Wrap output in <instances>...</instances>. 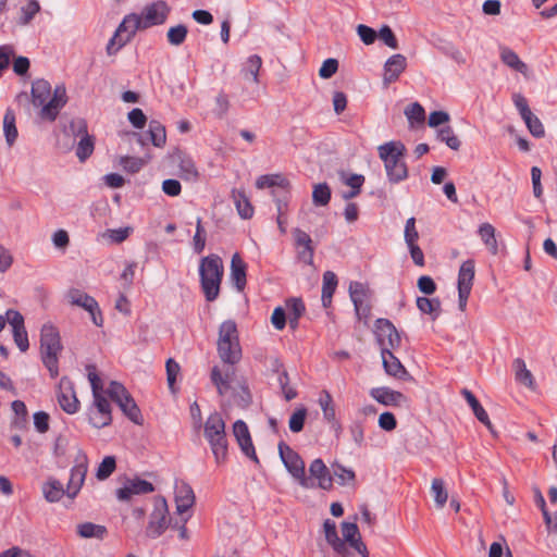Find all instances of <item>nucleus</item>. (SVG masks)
Instances as JSON below:
<instances>
[{"instance_id": "4d7b16f0", "label": "nucleus", "mask_w": 557, "mask_h": 557, "mask_svg": "<svg viewBox=\"0 0 557 557\" xmlns=\"http://www.w3.org/2000/svg\"><path fill=\"white\" fill-rule=\"evenodd\" d=\"M522 120L524 121L529 132L534 137L541 138L545 135V128H544L542 122L532 112L530 114H528L527 116H524Z\"/></svg>"}, {"instance_id": "de8ad7c7", "label": "nucleus", "mask_w": 557, "mask_h": 557, "mask_svg": "<svg viewBox=\"0 0 557 557\" xmlns=\"http://www.w3.org/2000/svg\"><path fill=\"white\" fill-rule=\"evenodd\" d=\"M234 371L230 372L226 371V373L223 375L219 369V367H213L211 370V381L216 386L218 393L220 395H224L228 387H230V377L231 374H233Z\"/></svg>"}, {"instance_id": "c756f323", "label": "nucleus", "mask_w": 557, "mask_h": 557, "mask_svg": "<svg viewBox=\"0 0 557 557\" xmlns=\"http://www.w3.org/2000/svg\"><path fill=\"white\" fill-rule=\"evenodd\" d=\"M262 65V59L258 54H252L243 63L240 73L245 79H251L259 83V72Z\"/></svg>"}, {"instance_id": "9d476101", "label": "nucleus", "mask_w": 557, "mask_h": 557, "mask_svg": "<svg viewBox=\"0 0 557 557\" xmlns=\"http://www.w3.org/2000/svg\"><path fill=\"white\" fill-rule=\"evenodd\" d=\"M65 300L73 307H79L90 314L91 321L97 326L103 325V317L98 301L84 290L72 287L64 295Z\"/></svg>"}, {"instance_id": "a211bd4d", "label": "nucleus", "mask_w": 557, "mask_h": 557, "mask_svg": "<svg viewBox=\"0 0 557 557\" xmlns=\"http://www.w3.org/2000/svg\"><path fill=\"white\" fill-rule=\"evenodd\" d=\"M154 491L152 483L143 479L127 480L123 487L116 491L120 500H129L134 495L149 494Z\"/></svg>"}, {"instance_id": "4c0bfd02", "label": "nucleus", "mask_w": 557, "mask_h": 557, "mask_svg": "<svg viewBox=\"0 0 557 557\" xmlns=\"http://www.w3.org/2000/svg\"><path fill=\"white\" fill-rule=\"evenodd\" d=\"M256 186L259 189L277 187L284 190L289 188V182L281 174L261 175L257 178Z\"/></svg>"}, {"instance_id": "dca6fc26", "label": "nucleus", "mask_w": 557, "mask_h": 557, "mask_svg": "<svg viewBox=\"0 0 557 557\" xmlns=\"http://www.w3.org/2000/svg\"><path fill=\"white\" fill-rule=\"evenodd\" d=\"M293 237L298 259L311 265L313 263L314 246L310 235L301 228L296 227L293 230Z\"/></svg>"}, {"instance_id": "c03bdc74", "label": "nucleus", "mask_w": 557, "mask_h": 557, "mask_svg": "<svg viewBox=\"0 0 557 557\" xmlns=\"http://www.w3.org/2000/svg\"><path fill=\"white\" fill-rule=\"evenodd\" d=\"M234 202L238 214L243 219H250L253 215V207L243 191L233 193Z\"/></svg>"}, {"instance_id": "2f4dec72", "label": "nucleus", "mask_w": 557, "mask_h": 557, "mask_svg": "<svg viewBox=\"0 0 557 557\" xmlns=\"http://www.w3.org/2000/svg\"><path fill=\"white\" fill-rule=\"evenodd\" d=\"M500 59L508 67L525 75L528 73V65L522 62L519 55L508 47L500 48Z\"/></svg>"}, {"instance_id": "a878e982", "label": "nucleus", "mask_w": 557, "mask_h": 557, "mask_svg": "<svg viewBox=\"0 0 557 557\" xmlns=\"http://www.w3.org/2000/svg\"><path fill=\"white\" fill-rule=\"evenodd\" d=\"M87 473V465L79 463L72 468L66 487V495L75 497L79 492Z\"/></svg>"}, {"instance_id": "8fccbe9b", "label": "nucleus", "mask_w": 557, "mask_h": 557, "mask_svg": "<svg viewBox=\"0 0 557 557\" xmlns=\"http://www.w3.org/2000/svg\"><path fill=\"white\" fill-rule=\"evenodd\" d=\"M436 137L440 141L445 143L453 150H458L461 146V141L450 126H445L438 129Z\"/></svg>"}, {"instance_id": "5701e85b", "label": "nucleus", "mask_w": 557, "mask_h": 557, "mask_svg": "<svg viewBox=\"0 0 557 557\" xmlns=\"http://www.w3.org/2000/svg\"><path fill=\"white\" fill-rule=\"evenodd\" d=\"M175 504H176V512L181 517H185L184 515L187 512L189 508L195 504V494L190 485L186 483H182L176 487L175 491Z\"/></svg>"}, {"instance_id": "864d4df0", "label": "nucleus", "mask_w": 557, "mask_h": 557, "mask_svg": "<svg viewBox=\"0 0 557 557\" xmlns=\"http://www.w3.org/2000/svg\"><path fill=\"white\" fill-rule=\"evenodd\" d=\"M115 468H116L115 458L113 456L104 457L97 469V472H96L97 479L100 481L108 479L114 472Z\"/></svg>"}, {"instance_id": "5fc2aeb1", "label": "nucleus", "mask_w": 557, "mask_h": 557, "mask_svg": "<svg viewBox=\"0 0 557 557\" xmlns=\"http://www.w3.org/2000/svg\"><path fill=\"white\" fill-rule=\"evenodd\" d=\"M332 468L334 475L337 478L339 484H354L356 475L352 469L345 468L339 463H334Z\"/></svg>"}, {"instance_id": "f257e3e1", "label": "nucleus", "mask_w": 557, "mask_h": 557, "mask_svg": "<svg viewBox=\"0 0 557 557\" xmlns=\"http://www.w3.org/2000/svg\"><path fill=\"white\" fill-rule=\"evenodd\" d=\"M32 97L34 106L41 107L40 116L49 121L55 120L67 100L63 85L57 86L52 92L50 83L42 78L33 83Z\"/></svg>"}, {"instance_id": "a18cd8bd", "label": "nucleus", "mask_w": 557, "mask_h": 557, "mask_svg": "<svg viewBox=\"0 0 557 557\" xmlns=\"http://www.w3.org/2000/svg\"><path fill=\"white\" fill-rule=\"evenodd\" d=\"M187 34V26L184 24H177L168 29L166 40L171 46L178 47L185 42Z\"/></svg>"}, {"instance_id": "c9c22d12", "label": "nucleus", "mask_w": 557, "mask_h": 557, "mask_svg": "<svg viewBox=\"0 0 557 557\" xmlns=\"http://www.w3.org/2000/svg\"><path fill=\"white\" fill-rule=\"evenodd\" d=\"M134 35H131L126 29L121 28V24L115 30L113 37L109 40L107 45V53L109 55L115 54L123 46H125Z\"/></svg>"}, {"instance_id": "20e7f679", "label": "nucleus", "mask_w": 557, "mask_h": 557, "mask_svg": "<svg viewBox=\"0 0 557 557\" xmlns=\"http://www.w3.org/2000/svg\"><path fill=\"white\" fill-rule=\"evenodd\" d=\"M405 145L401 141H388L377 147L380 159L384 163L388 182L397 184L408 177V168L404 160Z\"/></svg>"}, {"instance_id": "e433bc0d", "label": "nucleus", "mask_w": 557, "mask_h": 557, "mask_svg": "<svg viewBox=\"0 0 557 557\" xmlns=\"http://www.w3.org/2000/svg\"><path fill=\"white\" fill-rule=\"evenodd\" d=\"M348 292L354 305L370 300L372 295L367 284L357 281L350 282Z\"/></svg>"}, {"instance_id": "4be33fe9", "label": "nucleus", "mask_w": 557, "mask_h": 557, "mask_svg": "<svg viewBox=\"0 0 557 557\" xmlns=\"http://www.w3.org/2000/svg\"><path fill=\"white\" fill-rule=\"evenodd\" d=\"M309 472L311 478L310 479H317L319 486L322 490H330L333 485V479L331 476V473L323 462L322 459L317 458L314 459L310 466H309Z\"/></svg>"}, {"instance_id": "f03ea898", "label": "nucleus", "mask_w": 557, "mask_h": 557, "mask_svg": "<svg viewBox=\"0 0 557 557\" xmlns=\"http://www.w3.org/2000/svg\"><path fill=\"white\" fill-rule=\"evenodd\" d=\"M170 13L171 7L165 1L158 0L145 5L139 14L126 15L121 23V28L135 35L137 30L164 24Z\"/></svg>"}, {"instance_id": "ddd939ff", "label": "nucleus", "mask_w": 557, "mask_h": 557, "mask_svg": "<svg viewBox=\"0 0 557 557\" xmlns=\"http://www.w3.org/2000/svg\"><path fill=\"white\" fill-rule=\"evenodd\" d=\"M169 509L166 500L163 497L154 500V508L150 515V521L147 527V536L156 539L160 536L169 527L170 520L168 518Z\"/></svg>"}, {"instance_id": "b1692460", "label": "nucleus", "mask_w": 557, "mask_h": 557, "mask_svg": "<svg viewBox=\"0 0 557 557\" xmlns=\"http://www.w3.org/2000/svg\"><path fill=\"white\" fill-rule=\"evenodd\" d=\"M323 528L326 542L337 554L342 555L343 557H347L349 555L348 547L346 543L338 537L335 522L327 519L324 521Z\"/></svg>"}, {"instance_id": "39448f33", "label": "nucleus", "mask_w": 557, "mask_h": 557, "mask_svg": "<svg viewBox=\"0 0 557 557\" xmlns=\"http://www.w3.org/2000/svg\"><path fill=\"white\" fill-rule=\"evenodd\" d=\"M223 273V263L219 256L210 255L201 259L199 265L200 284L207 301L212 302L218 299Z\"/></svg>"}, {"instance_id": "2eb2a0df", "label": "nucleus", "mask_w": 557, "mask_h": 557, "mask_svg": "<svg viewBox=\"0 0 557 557\" xmlns=\"http://www.w3.org/2000/svg\"><path fill=\"white\" fill-rule=\"evenodd\" d=\"M57 399L66 413L74 414L78 411L79 400L76 397L72 381L66 376H63L59 382Z\"/></svg>"}, {"instance_id": "6ab92c4d", "label": "nucleus", "mask_w": 557, "mask_h": 557, "mask_svg": "<svg viewBox=\"0 0 557 557\" xmlns=\"http://www.w3.org/2000/svg\"><path fill=\"white\" fill-rule=\"evenodd\" d=\"M406 67L407 59L405 55L397 53L389 57L384 64V85L388 86L391 83L396 82Z\"/></svg>"}, {"instance_id": "49530a36", "label": "nucleus", "mask_w": 557, "mask_h": 557, "mask_svg": "<svg viewBox=\"0 0 557 557\" xmlns=\"http://www.w3.org/2000/svg\"><path fill=\"white\" fill-rule=\"evenodd\" d=\"M150 140L156 147H163L166 141L165 127L156 120L150 121L148 129Z\"/></svg>"}, {"instance_id": "09e8293b", "label": "nucleus", "mask_w": 557, "mask_h": 557, "mask_svg": "<svg viewBox=\"0 0 557 557\" xmlns=\"http://www.w3.org/2000/svg\"><path fill=\"white\" fill-rule=\"evenodd\" d=\"M405 115L408 119L411 127H413L416 124H423L425 120V111L423 107L418 102L409 104L405 109Z\"/></svg>"}, {"instance_id": "f8f14e48", "label": "nucleus", "mask_w": 557, "mask_h": 557, "mask_svg": "<svg viewBox=\"0 0 557 557\" xmlns=\"http://www.w3.org/2000/svg\"><path fill=\"white\" fill-rule=\"evenodd\" d=\"M474 273V261L472 259L462 262L458 272V307L461 311H465L467 308L468 298L473 285Z\"/></svg>"}, {"instance_id": "cd10ccee", "label": "nucleus", "mask_w": 557, "mask_h": 557, "mask_svg": "<svg viewBox=\"0 0 557 557\" xmlns=\"http://www.w3.org/2000/svg\"><path fill=\"white\" fill-rule=\"evenodd\" d=\"M381 356L384 370L388 375L395 376L397 379H404L408 375L406 368L403 366L399 359L393 355L392 351H382Z\"/></svg>"}, {"instance_id": "58836bf2", "label": "nucleus", "mask_w": 557, "mask_h": 557, "mask_svg": "<svg viewBox=\"0 0 557 557\" xmlns=\"http://www.w3.org/2000/svg\"><path fill=\"white\" fill-rule=\"evenodd\" d=\"M417 307L422 313L430 314L432 320H436L441 313V301L438 298L418 297Z\"/></svg>"}, {"instance_id": "680f3d73", "label": "nucleus", "mask_w": 557, "mask_h": 557, "mask_svg": "<svg viewBox=\"0 0 557 557\" xmlns=\"http://www.w3.org/2000/svg\"><path fill=\"white\" fill-rule=\"evenodd\" d=\"M40 5L38 1L30 0L26 5L22 7L21 24H28L33 17L39 12Z\"/></svg>"}, {"instance_id": "3c124183", "label": "nucleus", "mask_w": 557, "mask_h": 557, "mask_svg": "<svg viewBox=\"0 0 557 557\" xmlns=\"http://www.w3.org/2000/svg\"><path fill=\"white\" fill-rule=\"evenodd\" d=\"M331 199V189L326 183L314 185L312 201L315 206H326Z\"/></svg>"}, {"instance_id": "0eeeda50", "label": "nucleus", "mask_w": 557, "mask_h": 557, "mask_svg": "<svg viewBox=\"0 0 557 557\" xmlns=\"http://www.w3.org/2000/svg\"><path fill=\"white\" fill-rule=\"evenodd\" d=\"M62 344L59 331L50 323L44 324L40 331L41 360L52 377L59 375V354Z\"/></svg>"}, {"instance_id": "6e6552de", "label": "nucleus", "mask_w": 557, "mask_h": 557, "mask_svg": "<svg viewBox=\"0 0 557 557\" xmlns=\"http://www.w3.org/2000/svg\"><path fill=\"white\" fill-rule=\"evenodd\" d=\"M203 434L210 445L215 461L218 463L224 462L227 456V438L225 422L218 412L208 417L205 423Z\"/></svg>"}, {"instance_id": "79ce46f5", "label": "nucleus", "mask_w": 557, "mask_h": 557, "mask_svg": "<svg viewBox=\"0 0 557 557\" xmlns=\"http://www.w3.org/2000/svg\"><path fill=\"white\" fill-rule=\"evenodd\" d=\"M431 493L437 508L442 509L448 499V492L445 488L443 479L435 478L432 480Z\"/></svg>"}, {"instance_id": "69168bd1", "label": "nucleus", "mask_w": 557, "mask_h": 557, "mask_svg": "<svg viewBox=\"0 0 557 557\" xmlns=\"http://www.w3.org/2000/svg\"><path fill=\"white\" fill-rule=\"evenodd\" d=\"M120 164L125 171L136 173L145 165V161L136 157H123Z\"/></svg>"}, {"instance_id": "412c9836", "label": "nucleus", "mask_w": 557, "mask_h": 557, "mask_svg": "<svg viewBox=\"0 0 557 557\" xmlns=\"http://www.w3.org/2000/svg\"><path fill=\"white\" fill-rule=\"evenodd\" d=\"M461 394L462 396L465 397L466 401L468 403V405L471 407L475 418L482 423L484 424L487 430L491 432V434L493 436H497V432L494 430V426L488 418V414L487 412L485 411V409L481 406V404L479 403V400L476 399V397L473 395L472 392H470L469 389L467 388H463L461 391Z\"/></svg>"}, {"instance_id": "1a4fd4ad", "label": "nucleus", "mask_w": 557, "mask_h": 557, "mask_svg": "<svg viewBox=\"0 0 557 557\" xmlns=\"http://www.w3.org/2000/svg\"><path fill=\"white\" fill-rule=\"evenodd\" d=\"M278 454L290 475L298 481L304 488H313L315 483L312 479L306 476L305 462L298 453L293 450L287 444L281 442L278 444Z\"/></svg>"}, {"instance_id": "423d86ee", "label": "nucleus", "mask_w": 557, "mask_h": 557, "mask_svg": "<svg viewBox=\"0 0 557 557\" xmlns=\"http://www.w3.org/2000/svg\"><path fill=\"white\" fill-rule=\"evenodd\" d=\"M216 346L219 357L224 363L234 366L242 359L237 325L233 320L221 323Z\"/></svg>"}, {"instance_id": "a19ab883", "label": "nucleus", "mask_w": 557, "mask_h": 557, "mask_svg": "<svg viewBox=\"0 0 557 557\" xmlns=\"http://www.w3.org/2000/svg\"><path fill=\"white\" fill-rule=\"evenodd\" d=\"M42 492L45 498L50 502H59L64 494H66V490L63 488V485L58 480H50L42 486Z\"/></svg>"}, {"instance_id": "e2e57ef3", "label": "nucleus", "mask_w": 557, "mask_h": 557, "mask_svg": "<svg viewBox=\"0 0 557 557\" xmlns=\"http://www.w3.org/2000/svg\"><path fill=\"white\" fill-rule=\"evenodd\" d=\"M377 36L387 47L392 49L398 48V41L389 26H382L377 33Z\"/></svg>"}, {"instance_id": "7ed1b4c3", "label": "nucleus", "mask_w": 557, "mask_h": 557, "mask_svg": "<svg viewBox=\"0 0 557 557\" xmlns=\"http://www.w3.org/2000/svg\"><path fill=\"white\" fill-rule=\"evenodd\" d=\"M88 380L91 385L94 401L88 409L89 422L97 429L109 425L112 421L111 406L103 396V385L94 366H88Z\"/></svg>"}, {"instance_id": "c85d7f7f", "label": "nucleus", "mask_w": 557, "mask_h": 557, "mask_svg": "<svg viewBox=\"0 0 557 557\" xmlns=\"http://www.w3.org/2000/svg\"><path fill=\"white\" fill-rule=\"evenodd\" d=\"M175 159L177 161V166L180 169V176L183 180L194 182L198 178L199 172L196 168L195 162L189 156L183 152H178L175 156Z\"/></svg>"}, {"instance_id": "603ef678", "label": "nucleus", "mask_w": 557, "mask_h": 557, "mask_svg": "<svg viewBox=\"0 0 557 557\" xmlns=\"http://www.w3.org/2000/svg\"><path fill=\"white\" fill-rule=\"evenodd\" d=\"M430 447L429 437L420 432L414 433L408 441V451L418 454Z\"/></svg>"}, {"instance_id": "aec40b11", "label": "nucleus", "mask_w": 557, "mask_h": 557, "mask_svg": "<svg viewBox=\"0 0 557 557\" xmlns=\"http://www.w3.org/2000/svg\"><path fill=\"white\" fill-rule=\"evenodd\" d=\"M342 534L344 537V542L349 544L356 552H358L362 557H369V552L367 546L361 541V536L359 533V529L354 522H343L342 523Z\"/></svg>"}, {"instance_id": "bf43d9fd", "label": "nucleus", "mask_w": 557, "mask_h": 557, "mask_svg": "<svg viewBox=\"0 0 557 557\" xmlns=\"http://www.w3.org/2000/svg\"><path fill=\"white\" fill-rule=\"evenodd\" d=\"M107 394L115 404L121 403L123 398L129 395L127 389L121 383L115 381L110 383Z\"/></svg>"}, {"instance_id": "f3484780", "label": "nucleus", "mask_w": 557, "mask_h": 557, "mask_svg": "<svg viewBox=\"0 0 557 557\" xmlns=\"http://www.w3.org/2000/svg\"><path fill=\"white\" fill-rule=\"evenodd\" d=\"M370 396L384 406H409V399L406 395L389 387H374L370 391Z\"/></svg>"}, {"instance_id": "4468645a", "label": "nucleus", "mask_w": 557, "mask_h": 557, "mask_svg": "<svg viewBox=\"0 0 557 557\" xmlns=\"http://www.w3.org/2000/svg\"><path fill=\"white\" fill-rule=\"evenodd\" d=\"M70 129L73 134L82 136L76 148V156L84 162L94 152V138L88 135L87 123L84 119H75L70 123Z\"/></svg>"}, {"instance_id": "13d9d810", "label": "nucleus", "mask_w": 557, "mask_h": 557, "mask_svg": "<svg viewBox=\"0 0 557 557\" xmlns=\"http://www.w3.org/2000/svg\"><path fill=\"white\" fill-rule=\"evenodd\" d=\"M193 245L196 253H201L206 246V231L202 226L201 218L197 219L196 233L193 238Z\"/></svg>"}, {"instance_id": "72a5a7b5", "label": "nucleus", "mask_w": 557, "mask_h": 557, "mask_svg": "<svg viewBox=\"0 0 557 557\" xmlns=\"http://www.w3.org/2000/svg\"><path fill=\"white\" fill-rule=\"evenodd\" d=\"M495 232V227L491 223H482L479 226V235L492 255H497L498 252V244Z\"/></svg>"}, {"instance_id": "7c9ffc66", "label": "nucleus", "mask_w": 557, "mask_h": 557, "mask_svg": "<svg viewBox=\"0 0 557 557\" xmlns=\"http://www.w3.org/2000/svg\"><path fill=\"white\" fill-rule=\"evenodd\" d=\"M337 286V276L332 271H325L323 274L321 300L323 307L327 308L332 304V298Z\"/></svg>"}, {"instance_id": "473e14b6", "label": "nucleus", "mask_w": 557, "mask_h": 557, "mask_svg": "<svg viewBox=\"0 0 557 557\" xmlns=\"http://www.w3.org/2000/svg\"><path fill=\"white\" fill-rule=\"evenodd\" d=\"M116 405L132 422L138 425L143 424V416L140 409L131 394Z\"/></svg>"}, {"instance_id": "338daca9", "label": "nucleus", "mask_w": 557, "mask_h": 557, "mask_svg": "<svg viewBox=\"0 0 557 557\" xmlns=\"http://www.w3.org/2000/svg\"><path fill=\"white\" fill-rule=\"evenodd\" d=\"M286 309L288 311V317L300 319L305 312V305L300 298H290L286 301Z\"/></svg>"}, {"instance_id": "774afa93", "label": "nucleus", "mask_w": 557, "mask_h": 557, "mask_svg": "<svg viewBox=\"0 0 557 557\" xmlns=\"http://www.w3.org/2000/svg\"><path fill=\"white\" fill-rule=\"evenodd\" d=\"M337 69H338V61L336 59H332V58L326 59L322 63V66L319 70V75L321 78H324V79L330 78L337 72Z\"/></svg>"}, {"instance_id": "bb28decb", "label": "nucleus", "mask_w": 557, "mask_h": 557, "mask_svg": "<svg viewBox=\"0 0 557 557\" xmlns=\"http://www.w3.org/2000/svg\"><path fill=\"white\" fill-rule=\"evenodd\" d=\"M318 403L322 410L324 420L327 423H330L333 428H339V423L336 420V412L333 398L326 389H323L320 393Z\"/></svg>"}, {"instance_id": "f704fd0d", "label": "nucleus", "mask_w": 557, "mask_h": 557, "mask_svg": "<svg viewBox=\"0 0 557 557\" xmlns=\"http://www.w3.org/2000/svg\"><path fill=\"white\" fill-rule=\"evenodd\" d=\"M512 367L515 370L516 380L518 382H520L521 384L528 386L529 388L534 389L535 388L534 377H533L531 371L528 370L525 362L522 359L517 358L513 360Z\"/></svg>"}, {"instance_id": "37998d69", "label": "nucleus", "mask_w": 557, "mask_h": 557, "mask_svg": "<svg viewBox=\"0 0 557 557\" xmlns=\"http://www.w3.org/2000/svg\"><path fill=\"white\" fill-rule=\"evenodd\" d=\"M77 533L84 539L97 537L103 539L107 533V529L103 525L95 524L91 522H85L77 525Z\"/></svg>"}, {"instance_id": "052dcab7", "label": "nucleus", "mask_w": 557, "mask_h": 557, "mask_svg": "<svg viewBox=\"0 0 557 557\" xmlns=\"http://www.w3.org/2000/svg\"><path fill=\"white\" fill-rule=\"evenodd\" d=\"M165 368H166V380H168L169 388L172 393H175L176 392L175 382H176V377L181 370L180 364L170 358L166 361Z\"/></svg>"}, {"instance_id": "6e6d98bb", "label": "nucleus", "mask_w": 557, "mask_h": 557, "mask_svg": "<svg viewBox=\"0 0 557 557\" xmlns=\"http://www.w3.org/2000/svg\"><path fill=\"white\" fill-rule=\"evenodd\" d=\"M306 418H307V409L305 407H301V408H298L297 410H295L288 421L289 430L293 433H299L300 431H302Z\"/></svg>"}, {"instance_id": "ea45409f", "label": "nucleus", "mask_w": 557, "mask_h": 557, "mask_svg": "<svg viewBox=\"0 0 557 557\" xmlns=\"http://www.w3.org/2000/svg\"><path fill=\"white\" fill-rule=\"evenodd\" d=\"M3 132L5 136L7 144L12 146L17 138V128L15 125V114L11 109L5 111L3 117Z\"/></svg>"}, {"instance_id": "9b49d317", "label": "nucleus", "mask_w": 557, "mask_h": 557, "mask_svg": "<svg viewBox=\"0 0 557 557\" xmlns=\"http://www.w3.org/2000/svg\"><path fill=\"white\" fill-rule=\"evenodd\" d=\"M374 334L381 352L392 351L400 346V334L388 319L380 318L375 321Z\"/></svg>"}, {"instance_id": "0e129e2a", "label": "nucleus", "mask_w": 557, "mask_h": 557, "mask_svg": "<svg viewBox=\"0 0 557 557\" xmlns=\"http://www.w3.org/2000/svg\"><path fill=\"white\" fill-rule=\"evenodd\" d=\"M405 242L407 245L417 244L419 238V233L416 228V219L409 218L406 221L405 232H404Z\"/></svg>"}, {"instance_id": "393cba45", "label": "nucleus", "mask_w": 557, "mask_h": 557, "mask_svg": "<svg viewBox=\"0 0 557 557\" xmlns=\"http://www.w3.org/2000/svg\"><path fill=\"white\" fill-rule=\"evenodd\" d=\"M246 268V263L240 258L239 253H234L231 260V280L239 292L245 288L247 283Z\"/></svg>"}]
</instances>
